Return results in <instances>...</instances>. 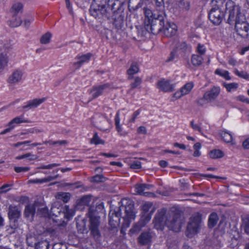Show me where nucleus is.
Returning <instances> with one entry per match:
<instances>
[{
  "label": "nucleus",
  "mask_w": 249,
  "mask_h": 249,
  "mask_svg": "<svg viewBox=\"0 0 249 249\" xmlns=\"http://www.w3.org/2000/svg\"><path fill=\"white\" fill-rule=\"evenodd\" d=\"M194 86V84L192 82H189L186 83L183 87H182L180 89L181 92L183 93L184 95L188 94Z\"/></svg>",
  "instance_id": "obj_38"
},
{
  "label": "nucleus",
  "mask_w": 249,
  "mask_h": 249,
  "mask_svg": "<svg viewBox=\"0 0 249 249\" xmlns=\"http://www.w3.org/2000/svg\"><path fill=\"white\" fill-rule=\"evenodd\" d=\"M7 57L6 53L0 51V70L3 69L7 65Z\"/></svg>",
  "instance_id": "obj_40"
},
{
  "label": "nucleus",
  "mask_w": 249,
  "mask_h": 249,
  "mask_svg": "<svg viewBox=\"0 0 249 249\" xmlns=\"http://www.w3.org/2000/svg\"><path fill=\"white\" fill-rule=\"evenodd\" d=\"M142 83V79L139 77H136L134 78V81L133 83H131L130 87L131 89H134L138 87Z\"/></svg>",
  "instance_id": "obj_46"
},
{
  "label": "nucleus",
  "mask_w": 249,
  "mask_h": 249,
  "mask_svg": "<svg viewBox=\"0 0 249 249\" xmlns=\"http://www.w3.org/2000/svg\"><path fill=\"white\" fill-rule=\"evenodd\" d=\"M21 20L19 17H15L10 21L9 25L12 27H18L21 24Z\"/></svg>",
  "instance_id": "obj_42"
},
{
  "label": "nucleus",
  "mask_w": 249,
  "mask_h": 249,
  "mask_svg": "<svg viewBox=\"0 0 249 249\" xmlns=\"http://www.w3.org/2000/svg\"><path fill=\"white\" fill-rule=\"evenodd\" d=\"M219 220L218 214L215 212L212 213L208 218V226L210 229L214 227Z\"/></svg>",
  "instance_id": "obj_24"
},
{
  "label": "nucleus",
  "mask_w": 249,
  "mask_h": 249,
  "mask_svg": "<svg viewBox=\"0 0 249 249\" xmlns=\"http://www.w3.org/2000/svg\"><path fill=\"white\" fill-rule=\"evenodd\" d=\"M203 60V57L201 55L193 54L192 56L191 61L194 66H200L202 63Z\"/></svg>",
  "instance_id": "obj_33"
},
{
  "label": "nucleus",
  "mask_w": 249,
  "mask_h": 249,
  "mask_svg": "<svg viewBox=\"0 0 249 249\" xmlns=\"http://www.w3.org/2000/svg\"><path fill=\"white\" fill-rule=\"evenodd\" d=\"M226 13L228 14L227 22L230 25H235L242 20H245L246 17L242 12L240 7L235 5L232 1H228L226 4Z\"/></svg>",
  "instance_id": "obj_3"
},
{
  "label": "nucleus",
  "mask_w": 249,
  "mask_h": 249,
  "mask_svg": "<svg viewBox=\"0 0 249 249\" xmlns=\"http://www.w3.org/2000/svg\"><path fill=\"white\" fill-rule=\"evenodd\" d=\"M224 13L219 9V6L213 7L209 13V18L215 25H219L223 20Z\"/></svg>",
  "instance_id": "obj_10"
},
{
  "label": "nucleus",
  "mask_w": 249,
  "mask_h": 249,
  "mask_svg": "<svg viewBox=\"0 0 249 249\" xmlns=\"http://www.w3.org/2000/svg\"><path fill=\"white\" fill-rule=\"evenodd\" d=\"M124 8H116L112 9L111 7V14L112 13L113 24L117 29H121L124 25Z\"/></svg>",
  "instance_id": "obj_8"
},
{
  "label": "nucleus",
  "mask_w": 249,
  "mask_h": 249,
  "mask_svg": "<svg viewBox=\"0 0 249 249\" xmlns=\"http://www.w3.org/2000/svg\"><path fill=\"white\" fill-rule=\"evenodd\" d=\"M24 158H28L29 160H34L37 159V156L36 155H33L31 153H27L24 154Z\"/></svg>",
  "instance_id": "obj_56"
},
{
  "label": "nucleus",
  "mask_w": 249,
  "mask_h": 249,
  "mask_svg": "<svg viewBox=\"0 0 249 249\" xmlns=\"http://www.w3.org/2000/svg\"><path fill=\"white\" fill-rule=\"evenodd\" d=\"M152 236L150 232L143 231L138 238V242L141 245H149L152 243Z\"/></svg>",
  "instance_id": "obj_17"
},
{
  "label": "nucleus",
  "mask_w": 249,
  "mask_h": 249,
  "mask_svg": "<svg viewBox=\"0 0 249 249\" xmlns=\"http://www.w3.org/2000/svg\"><path fill=\"white\" fill-rule=\"evenodd\" d=\"M36 211V206L35 204H28L25 207L24 214L26 218L34 217Z\"/></svg>",
  "instance_id": "obj_23"
},
{
  "label": "nucleus",
  "mask_w": 249,
  "mask_h": 249,
  "mask_svg": "<svg viewBox=\"0 0 249 249\" xmlns=\"http://www.w3.org/2000/svg\"><path fill=\"white\" fill-rule=\"evenodd\" d=\"M52 35L50 32H47L40 38V42L42 44H46L50 43Z\"/></svg>",
  "instance_id": "obj_37"
},
{
  "label": "nucleus",
  "mask_w": 249,
  "mask_h": 249,
  "mask_svg": "<svg viewBox=\"0 0 249 249\" xmlns=\"http://www.w3.org/2000/svg\"><path fill=\"white\" fill-rule=\"evenodd\" d=\"M220 135L225 142L229 143L232 142V137L230 133L226 131H222L220 133Z\"/></svg>",
  "instance_id": "obj_41"
},
{
  "label": "nucleus",
  "mask_w": 249,
  "mask_h": 249,
  "mask_svg": "<svg viewBox=\"0 0 249 249\" xmlns=\"http://www.w3.org/2000/svg\"><path fill=\"white\" fill-rule=\"evenodd\" d=\"M20 216L21 212L17 206H9L8 217L10 222L13 223V227H14V228H17L18 221Z\"/></svg>",
  "instance_id": "obj_12"
},
{
  "label": "nucleus",
  "mask_w": 249,
  "mask_h": 249,
  "mask_svg": "<svg viewBox=\"0 0 249 249\" xmlns=\"http://www.w3.org/2000/svg\"><path fill=\"white\" fill-rule=\"evenodd\" d=\"M155 211V209L153 208L149 213H143L142 216L141 220L144 224L147 223L151 219L152 215Z\"/></svg>",
  "instance_id": "obj_34"
},
{
  "label": "nucleus",
  "mask_w": 249,
  "mask_h": 249,
  "mask_svg": "<svg viewBox=\"0 0 249 249\" xmlns=\"http://www.w3.org/2000/svg\"><path fill=\"white\" fill-rule=\"evenodd\" d=\"M158 88L164 92H171L174 90V85L170 84L168 80H161L157 83Z\"/></svg>",
  "instance_id": "obj_19"
},
{
  "label": "nucleus",
  "mask_w": 249,
  "mask_h": 249,
  "mask_svg": "<svg viewBox=\"0 0 249 249\" xmlns=\"http://www.w3.org/2000/svg\"><path fill=\"white\" fill-rule=\"evenodd\" d=\"M49 242L47 240L39 241L35 244V249H49Z\"/></svg>",
  "instance_id": "obj_35"
},
{
  "label": "nucleus",
  "mask_w": 249,
  "mask_h": 249,
  "mask_svg": "<svg viewBox=\"0 0 249 249\" xmlns=\"http://www.w3.org/2000/svg\"><path fill=\"white\" fill-rule=\"evenodd\" d=\"M156 11H155L154 13H153L151 10H150L149 8H143V11L145 17V25L149 21L152 20V19H154L155 18H156V16H159L160 11H157L156 9Z\"/></svg>",
  "instance_id": "obj_22"
},
{
  "label": "nucleus",
  "mask_w": 249,
  "mask_h": 249,
  "mask_svg": "<svg viewBox=\"0 0 249 249\" xmlns=\"http://www.w3.org/2000/svg\"><path fill=\"white\" fill-rule=\"evenodd\" d=\"M140 112H141L140 109H138V110H136V111H135L132 115V118L129 120V123H134L135 121V119H136L137 116L140 114Z\"/></svg>",
  "instance_id": "obj_59"
},
{
  "label": "nucleus",
  "mask_w": 249,
  "mask_h": 249,
  "mask_svg": "<svg viewBox=\"0 0 249 249\" xmlns=\"http://www.w3.org/2000/svg\"><path fill=\"white\" fill-rule=\"evenodd\" d=\"M130 167L131 169H139L141 168V162L139 160H134L130 164Z\"/></svg>",
  "instance_id": "obj_52"
},
{
  "label": "nucleus",
  "mask_w": 249,
  "mask_h": 249,
  "mask_svg": "<svg viewBox=\"0 0 249 249\" xmlns=\"http://www.w3.org/2000/svg\"><path fill=\"white\" fill-rule=\"evenodd\" d=\"M91 57V54L90 53H87L81 56H77L75 58V59L79 60L81 62H82L83 64L89 61Z\"/></svg>",
  "instance_id": "obj_45"
},
{
  "label": "nucleus",
  "mask_w": 249,
  "mask_h": 249,
  "mask_svg": "<svg viewBox=\"0 0 249 249\" xmlns=\"http://www.w3.org/2000/svg\"><path fill=\"white\" fill-rule=\"evenodd\" d=\"M57 184L58 187H67L68 186H75V187H82L83 184L79 181L75 182L74 183H60L58 182H54L50 184V185H53Z\"/></svg>",
  "instance_id": "obj_32"
},
{
  "label": "nucleus",
  "mask_w": 249,
  "mask_h": 249,
  "mask_svg": "<svg viewBox=\"0 0 249 249\" xmlns=\"http://www.w3.org/2000/svg\"><path fill=\"white\" fill-rule=\"evenodd\" d=\"M29 167H15L14 170L17 173L25 172L29 171Z\"/></svg>",
  "instance_id": "obj_58"
},
{
  "label": "nucleus",
  "mask_w": 249,
  "mask_h": 249,
  "mask_svg": "<svg viewBox=\"0 0 249 249\" xmlns=\"http://www.w3.org/2000/svg\"><path fill=\"white\" fill-rule=\"evenodd\" d=\"M137 132L139 134H146L147 133V129L145 126H141L138 128Z\"/></svg>",
  "instance_id": "obj_63"
},
{
  "label": "nucleus",
  "mask_w": 249,
  "mask_h": 249,
  "mask_svg": "<svg viewBox=\"0 0 249 249\" xmlns=\"http://www.w3.org/2000/svg\"><path fill=\"white\" fill-rule=\"evenodd\" d=\"M139 71V68L136 63H133L129 69L127 70V74L129 75L128 79H131L132 77L131 76L138 73Z\"/></svg>",
  "instance_id": "obj_30"
},
{
  "label": "nucleus",
  "mask_w": 249,
  "mask_h": 249,
  "mask_svg": "<svg viewBox=\"0 0 249 249\" xmlns=\"http://www.w3.org/2000/svg\"><path fill=\"white\" fill-rule=\"evenodd\" d=\"M181 7L185 11H188L190 9V2L188 1H183L181 3Z\"/></svg>",
  "instance_id": "obj_61"
},
{
  "label": "nucleus",
  "mask_w": 249,
  "mask_h": 249,
  "mask_svg": "<svg viewBox=\"0 0 249 249\" xmlns=\"http://www.w3.org/2000/svg\"><path fill=\"white\" fill-rule=\"evenodd\" d=\"M91 200V196L89 195H85L82 196L80 198L77 200L76 202V207L77 209H82L85 206L89 205Z\"/></svg>",
  "instance_id": "obj_21"
},
{
  "label": "nucleus",
  "mask_w": 249,
  "mask_h": 249,
  "mask_svg": "<svg viewBox=\"0 0 249 249\" xmlns=\"http://www.w3.org/2000/svg\"><path fill=\"white\" fill-rule=\"evenodd\" d=\"M181 217L180 210L176 207L171 208L167 213V209L162 208L158 211L153 220L154 228L157 230L163 231L167 227L170 231L178 232L180 231L181 226L178 222Z\"/></svg>",
  "instance_id": "obj_1"
},
{
  "label": "nucleus",
  "mask_w": 249,
  "mask_h": 249,
  "mask_svg": "<svg viewBox=\"0 0 249 249\" xmlns=\"http://www.w3.org/2000/svg\"><path fill=\"white\" fill-rule=\"evenodd\" d=\"M244 230L245 232L249 234V217L246 218L243 222Z\"/></svg>",
  "instance_id": "obj_54"
},
{
  "label": "nucleus",
  "mask_w": 249,
  "mask_h": 249,
  "mask_svg": "<svg viewBox=\"0 0 249 249\" xmlns=\"http://www.w3.org/2000/svg\"><path fill=\"white\" fill-rule=\"evenodd\" d=\"M153 204L152 202H148L143 204L142 206V213H147L150 211L152 208Z\"/></svg>",
  "instance_id": "obj_47"
},
{
  "label": "nucleus",
  "mask_w": 249,
  "mask_h": 249,
  "mask_svg": "<svg viewBox=\"0 0 249 249\" xmlns=\"http://www.w3.org/2000/svg\"><path fill=\"white\" fill-rule=\"evenodd\" d=\"M164 35L167 37H171L175 35L177 32V27L175 24L173 23L166 22L164 23V27L162 29Z\"/></svg>",
  "instance_id": "obj_18"
},
{
  "label": "nucleus",
  "mask_w": 249,
  "mask_h": 249,
  "mask_svg": "<svg viewBox=\"0 0 249 249\" xmlns=\"http://www.w3.org/2000/svg\"><path fill=\"white\" fill-rule=\"evenodd\" d=\"M97 127L100 129L105 131L107 129L110 121L105 116H100L95 122Z\"/></svg>",
  "instance_id": "obj_20"
},
{
  "label": "nucleus",
  "mask_w": 249,
  "mask_h": 249,
  "mask_svg": "<svg viewBox=\"0 0 249 249\" xmlns=\"http://www.w3.org/2000/svg\"><path fill=\"white\" fill-rule=\"evenodd\" d=\"M201 223V214L197 213L192 216L187 226L186 235L188 237L191 238L197 234L199 231Z\"/></svg>",
  "instance_id": "obj_6"
},
{
  "label": "nucleus",
  "mask_w": 249,
  "mask_h": 249,
  "mask_svg": "<svg viewBox=\"0 0 249 249\" xmlns=\"http://www.w3.org/2000/svg\"><path fill=\"white\" fill-rule=\"evenodd\" d=\"M31 121L24 117V115L22 114L19 116L16 117L13 119L9 123L8 125H14V124H20L21 123H30Z\"/></svg>",
  "instance_id": "obj_27"
},
{
  "label": "nucleus",
  "mask_w": 249,
  "mask_h": 249,
  "mask_svg": "<svg viewBox=\"0 0 249 249\" xmlns=\"http://www.w3.org/2000/svg\"><path fill=\"white\" fill-rule=\"evenodd\" d=\"M234 29L237 35L241 37L249 39V24L246 18L234 25Z\"/></svg>",
  "instance_id": "obj_11"
},
{
  "label": "nucleus",
  "mask_w": 249,
  "mask_h": 249,
  "mask_svg": "<svg viewBox=\"0 0 249 249\" xmlns=\"http://www.w3.org/2000/svg\"><path fill=\"white\" fill-rule=\"evenodd\" d=\"M71 195L70 193L58 192L55 195V198L57 199L62 200L64 203H67L69 201Z\"/></svg>",
  "instance_id": "obj_28"
},
{
  "label": "nucleus",
  "mask_w": 249,
  "mask_h": 249,
  "mask_svg": "<svg viewBox=\"0 0 249 249\" xmlns=\"http://www.w3.org/2000/svg\"><path fill=\"white\" fill-rule=\"evenodd\" d=\"M91 5L95 7L99 6L105 8H111V5H109L108 3L107 4V0H93Z\"/></svg>",
  "instance_id": "obj_31"
},
{
  "label": "nucleus",
  "mask_w": 249,
  "mask_h": 249,
  "mask_svg": "<svg viewBox=\"0 0 249 249\" xmlns=\"http://www.w3.org/2000/svg\"><path fill=\"white\" fill-rule=\"evenodd\" d=\"M105 178L100 175H97L90 178V181L92 182H100L104 181Z\"/></svg>",
  "instance_id": "obj_48"
},
{
  "label": "nucleus",
  "mask_w": 249,
  "mask_h": 249,
  "mask_svg": "<svg viewBox=\"0 0 249 249\" xmlns=\"http://www.w3.org/2000/svg\"><path fill=\"white\" fill-rule=\"evenodd\" d=\"M22 9V4L20 3H17L13 5L12 7L13 10L15 12V14L19 13Z\"/></svg>",
  "instance_id": "obj_51"
},
{
  "label": "nucleus",
  "mask_w": 249,
  "mask_h": 249,
  "mask_svg": "<svg viewBox=\"0 0 249 249\" xmlns=\"http://www.w3.org/2000/svg\"><path fill=\"white\" fill-rule=\"evenodd\" d=\"M196 50L197 53L201 55H203L206 52V48L203 45L200 43L197 44Z\"/></svg>",
  "instance_id": "obj_50"
},
{
  "label": "nucleus",
  "mask_w": 249,
  "mask_h": 249,
  "mask_svg": "<svg viewBox=\"0 0 249 249\" xmlns=\"http://www.w3.org/2000/svg\"><path fill=\"white\" fill-rule=\"evenodd\" d=\"M46 100V98L43 97L41 98H35L33 100H29L26 103V105L23 106L22 108L25 110L36 108L40 105L44 103Z\"/></svg>",
  "instance_id": "obj_15"
},
{
  "label": "nucleus",
  "mask_w": 249,
  "mask_h": 249,
  "mask_svg": "<svg viewBox=\"0 0 249 249\" xmlns=\"http://www.w3.org/2000/svg\"><path fill=\"white\" fill-rule=\"evenodd\" d=\"M51 212L53 215L57 216L62 212L64 214V217L66 219L70 220L75 214V211L73 209H70L68 205L64 207L60 205L59 207L53 205L51 208Z\"/></svg>",
  "instance_id": "obj_7"
},
{
  "label": "nucleus",
  "mask_w": 249,
  "mask_h": 249,
  "mask_svg": "<svg viewBox=\"0 0 249 249\" xmlns=\"http://www.w3.org/2000/svg\"><path fill=\"white\" fill-rule=\"evenodd\" d=\"M224 156V153L220 150H213L210 152V157L212 159L221 158Z\"/></svg>",
  "instance_id": "obj_39"
},
{
  "label": "nucleus",
  "mask_w": 249,
  "mask_h": 249,
  "mask_svg": "<svg viewBox=\"0 0 249 249\" xmlns=\"http://www.w3.org/2000/svg\"><path fill=\"white\" fill-rule=\"evenodd\" d=\"M190 124L192 127V128L195 130L198 131L200 133H202V130L200 127L197 125V124H195L194 123V121L193 120L191 122Z\"/></svg>",
  "instance_id": "obj_60"
},
{
  "label": "nucleus",
  "mask_w": 249,
  "mask_h": 249,
  "mask_svg": "<svg viewBox=\"0 0 249 249\" xmlns=\"http://www.w3.org/2000/svg\"><path fill=\"white\" fill-rule=\"evenodd\" d=\"M60 165L58 163H52L47 165H41L40 167H37V169H50L53 167H55Z\"/></svg>",
  "instance_id": "obj_53"
},
{
  "label": "nucleus",
  "mask_w": 249,
  "mask_h": 249,
  "mask_svg": "<svg viewBox=\"0 0 249 249\" xmlns=\"http://www.w3.org/2000/svg\"><path fill=\"white\" fill-rule=\"evenodd\" d=\"M58 175L55 176H48L47 178H45L41 179H33L28 181V183H31L33 184H42L43 183L48 182L53 180L56 179L58 177Z\"/></svg>",
  "instance_id": "obj_26"
},
{
  "label": "nucleus",
  "mask_w": 249,
  "mask_h": 249,
  "mask_svg": "<svg viewBox=\"0 0 249 249\" xmlns=\"http://www.w3.org/2000/svg\"><path fill=\"white\" fill-rule=\"evenodd\" d=\"M141 231L140 227L138 225H134L130 230V232L132 234L138 233Z\"/></svg>",
  "instance_id": "obj_57"
},
{
  "label": "nucleus",
  "mask_w": 249,
  "mask_h": 249,
  "mask_svg": "<svg viewBox=\"0 0 249 249\" xmlns=\"http://www.w3.org/2000/svg\"><path fill=\"white\" fill-rule=\"evenodd\" d=\"M187 48V44L184 42H179L177 48L184 51Z\"/></svg>",
  "instance_id": "obj_62"
},
{
  "label": "nucleus",
  "mask_w": 249,
  "mask_h": 249,
  "mask_svg": "<svg viewBox=\"0 0 249 249\" xmlns=\"http://www.w3.org/2000/svg\"><path fill=\"white\" fill-rule=\"evenodd\" d=\"M223 86L226 89L228 92H231L236 90L238 87V84L237 83H226L223 84Z\"/></svg>",
  "instance_id": "obj_36"
},
{
  "label": "nucleus",
  "mask_w": 249,
  "mask_h": 249,
  "mask_svg": "<svg viewBox=\"0 0 249 249\" xmlns=\"http://www.w3.org/2000/svg\"><path fill=\"white\" fill-rule=\"evenodd\" d=\"M90 143L97 145L99 144H104V141L100 139L97 133H95L93 138L90 140Z\"/></svg>",
  "instance_id": "obj_43"
},
{
  "label": "nucleus",
  "mask_w": 249,
  "mask_h": 249,
  "mask_svg": "<svg viewBox=\"0 0 249 249\" xmlns=\"http://www.w3.org/2000/svg\"><path fill=\"white\" fill-rule=\"evenodd\" d=\"M215 73L223 77L226 80H230L231 79L229 75V72L227 71L217 69L215 71Z\"/></svg>",
  "instance_id": "obj_44"
},
{
  "label": "nucleus",
  "mask_w": 249,
  "mask_h": 249,
  "mask_svg": "<svg viewBox=\"0 0 249 249\" xmlns=\"http://www.w3.org/2000/svg\"><path fill=\"white\" fill-rule=\"evenodd\" d=\"M110 88V85L108 83L101 85L94 86L90 91L92 98L95 99L107 91Z\"/></svg>",
  "instance_id": "obj_14"
},
{
  "label": "nucleus",
  "mask_w": 249,
  "mask_h": 249,
  "mask_svg": "<svg viewBox=\"0 0 249 249\" xmlns=\"http://www.w3.org/2000/svg\"><path fill=\"white\" fill-rule=\"evenodd\" d=\"M159 16L156 15V18L152 19L145 25V29L148 32L154 35H157L161 32L164 27L166 15L164 10H159Z\"/></svg>",
  "instance_id": "obj_4"
},
{
  "label": "nucleus",
  "mask_w": 249,
  "mask_h": 249,
  "mask_svg": "<svg viewBox=\"0 0 249 249\" xmlns=\"http://www.w3.org/2000/svg\"><path fill=\"white\" fill-rule=\"evenodd\" d=\"M120 122L119 111H118L115 118L116 129L120 136H125L127 135V132L123 130V128L120 124Z\"/></svg>",
  "instance_id": "obj_25"
},
{
  "label": "nucleus",
  "mask_w": 249,
  "mask_h": 249,
  "mask_svg": "<svg viewBox=\"0 0 249 249\" xmlns=\"http://www.w3.org/2000/svg\"><path fill=\"white\" fill-rule=\"evenodd\" d=\"M89 12L92 17L95 18L101 19H109L111 16V8H105L102 7H96L93 5H91Z\"/></svg>",
  "instance_id": "obj_9"
},
{
  "label": "nucleus",
  "mask_w": 249,
  "mask_h": 249,
  "mask_svg": "<svg viewBox=\"0 0 249 249\" xmlns=\"http://www.w3.org/2000/svg\"><path fill=\"white\" fill-rule=\"evenodd\" d=\"M235 73L238 76L247 79L249 78V74L246 71H239L237 70L235 71Z\"/></svg>",
  "instance_id": "obj_49"
},
{
  "label": "nucleus",
  "mask_w": 249,
  "mask_h": 249,
  "mask_svg": "<svg viewBox=\"0 0 249 249\" xmlns=\"http://www.w3.org/2000/svg\"><path fill=\"white\" fill-rule=\"evenodd\" d=\"M23 71L19 69L15 70L9 76L7 82L11 85H15L20 82L22 78Z\"/></svg>",
  "instance_id": "obj_16"
},
{
  "label": "nucleus",
  "mask_w": 249,
  "mask_h": 249,
  "mask_svg": "<svg viewBox=\"0 0 249 249\" xmlns=\"http://www.w3.org/2000/svg\"><path fill=\"white\" fill-rule=\"evenodd\" d=\"M220 92L219 87L213 86L210 90L205 92L204 98L207 103H211L216 100Z\"/></svg>",
  "instance_id": "obj_13"
},
{
  "label": "nucleus",
  "mask_w": 249,
  "mask_h": 249,
  "mask_svg": "<svg viewBox=\"0 0 249 249\" xmlns=\"http://www.w3.org/2000/svg\"><path fill=\"white\" fill-rule=\"evenodd\" d=\"M123 201H126V204L124 206L117 208L116 209L111 210L108 214V224L112 229L116 228L120 224L121 219V207L124 208L125 215L123 217L124 221L123 226L127 228L130 226L132 220L136 217V213L134 212V202L129 199H124Z\"/></svg>",
  "instance_id": "obj_2"
},
{
  "label": "nucleus",
  "mask_w": 249,
  "mask_h": 249,
  "mask_svg": "<svg viewBox=\"0 0 249 249\" xmlns=\"http://www.w3.org/2000/svg\"><path fill=\"white\" fill-rule=\"evenodd\" d=\"M39 212L41 213L44 217H47L49 215V209L47 207H44L41 208L39 210Z\"/></svg>",
  "instance_id": "obj_55"
},
{
  "label": "nucleus",
  "mask_w": 249,
  "mask_h": 249,
  "mask_svg": "<svg viewBox=\"0 0 249 249\" xmlns=\"http://www.w3.org/2000/svg\"><path fill=\"white\" fill-rule=\"evenodd\" d=\"M97 211L90 207L87 215L89 219V229L91 235L94 238H98L101 237V233L99 229L100 224V217L97 215Z\"/></svg>",
  "instance_id": "obj_5"
},
{
  "label": "nucleus",
  "mask_w": 249,
  "mask_h": 249,
  "mask_svg": "<svg viewBox=\"0 0 249 249\" xmlns=\"http://www.w3.org/2000/svg\"><path fill=\"white\" fill-rule=\"evenodd\" d=\"M197 103L198 104V105L201 106H203L206 103H208L206 99L204 98V94L203 95L202 98H200L199 99H198Z\"/></svg>",
  "instance_id": "obj_64"
},
{
  "label": "nucleus",
  "mask_w": 249,
  "mask_h": 249,
  "mask_svg": "<svg viewBox=\"0 0 249 249\" xmlns=\"http://www.w3.org/2000/svg\"><path fill=\"white\" fill-rule=\"evenodd\" d=\"M126 0H108V4L111 5L112 9L116 8H124V5Z\"/></svg>",
  "instance_id": "obj_29"
}]
</instances>
